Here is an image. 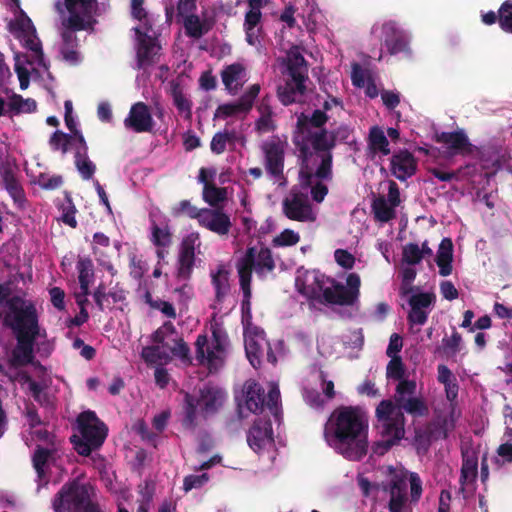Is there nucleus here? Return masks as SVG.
Masks as SVG:
<instances>
[{
	"mask_svg": "<svg viewBox=\"0 0 512 512\" xmlns=\"http://www.w3.org/2000/svg\"><path fill=\"white\" fill-rule=\"evenodd\" d=\"M368 418L358 406H339L325 425L328 444L350 461L361 460L368 451Z\"/></svg>",
	"mask_w": 512,
	"mask_h": 512,
	"instance_id": "1",
	"label": "nucleus"
},
{
	"mask_svg": "<svg viewBox=\"0 0 512 512\" xmlns=\"http://www.w3.org/2000/svg\"><path fill=\"white\" fill-rule=\"evenodd\" d=\"M347 286L324 274L314 273L311 285L304 286L300 292L309 300L320 303L352 306L359 297L360 277L350 273L346 279Z\"/></svg>",
	"mask_w": 512,
	"mask_h": 512,
	"instance_id": "2",
	"label": "nucleus"
},
{
	"mask_svg": "<svg viewBox=\"0 0 512 512\" xmlns=\"http://www.w3.org/2000/svg\"><path fill=\"white\" fill-rule=\"evenodd\" d=\"M94 496L95 489L90 483L73 479L56 493L52 506L55 512H101Z\"/></svg>",
	"mask_w": 512,
	"mask_h": 512,
	"instance_id": "3",
	"label": "nucleus"
},
{
	"mask_svg": "<svg viewBox=\"0 0 512 512\" xmlns=\"http://www.w3.org/2000/svg\"><path fill=\"white\" fill-rule=\"evenodd\" d=\"M77 425L80 436L73 435L71 442L79 455L87 457L103 445L108 435V427L91 410L78 415Z\"/></svg>",
	"mask_w": 512,
	"mask_h": 512,
	"instance_id": "4",
	"label": "nucleus"
},
{
	"mask_svg": "<svg viewBox=\"0 0 512 512\" xmlns=\"http://www.w3.org/2000/svg\"><path fill=\"white\" fill-rule=\"evenodd\" d=\"M8 312L4 325L12 329L15 335H39V316L35 303L19 295L6 300Z\"/></svg>",
	"mask_w": 512,
	"mask_h": 512,
	"instance_id": "5",
	"label": "nucleus"
},
{
	"mask_svg": "<svg viewBox=\"0 0 512 512\" xmlns=\"http://www.w3.org/2000/svg\"><path fill=\"white\" fill-rule=\"evenodd\" d=\"M224 398V393L215 387L201 389L198 397L186 393L181 421L183 428L194 430L197 427V410L204 416L214 414L222 406Z\"/></svg>",
	"mask_w": 512,
	"mask_h": 512,
	"instance_id": "6",
	"label": "nucleus"
},
{
	"mask_svg": "<svg viewBox=\"0 0 512 512\" xmlns=\"http://www.w3.org/2000/svg\"><path fill=\"white\" fill-rule=\"evenodd\" d=\"M211 332L212 347L208 346L207 336L200 334L195 341V352L199 364H206L210 372H216L224 364L228 335L223 326L217 322L211 324Z\"/></svg>",
	"mask_w": 512,
	"mask_h": 512,
	"instance_id": "7",
	"label": "nucleus"
},
{
	"mask_svg": "<svg viewBox=\"0 0 512 512\" xmlns=\"http://www.w3.org/2000/svg\"><path fill=\"white\" fill-rule=\"evenodd\" d=\"M311 145L312 149L321 159L315 175L322 180L332 179V149L336 146V134L329 133L327 129H320L301 134Z\"/></svg>",
	"mask_w": 512,
	"mask_h": 512,
	"instance_id": "8",
	"label": "nucleus"
},
{
	"mask_svg": "<svg viewBox=\"0 0 512 512\" xmlns=\"http://www.w3.org/2000/svg\"><path fill=\"white\" fill-rule=\"evenodd\" d=\"M416 382L414 380H402L396 388L393 396L395 412L407 413L414 418L425 417L429 414V407L422 396H416Z\"/></svg>",
	"mask_w": 512,
	"mask_h": 512,
	"instance_id": "9",
	"label": "nucleus"
},
{
	"mask_svg": "<svg viewBox=\"0 0 512 512\" xmlns=\"http://www.w3.org/2000/svg\"><path fill=\"white\" fill-rule=\"evenodd\" d=\"M275 267L272 251L266 246H261L259 249L248 247L245 254L236 263L239 281H241V275L246 273L249 276V284L252 282L253 271L262 277L273 272Z\"/></svg>",
	"mask_w": 512,
	"mask_h": 512,
	"instance_id": "10",
	"label": "nucleus"
},
{
	"mask_svg": "<svg viewBox=\"0 0 512 512\" xmlns=\"http://www.w3.org/2000/svg\"><path fill=\"white\" fill-rule=\"evenodd\" d=\"M392 400H382L376 407V418L379 423L381 437L392 439L399 443L405 435V416L395 412Z\"/></svg>",
	"mask_w": 512,
	"mask_h": 512,
	"instance_id": "11",
	"label": "nucleus"
},
{
	"mask_svg": "<svg viewBox=\"0 0 512 512\" xmlns=\"http://www.w3.org/2000/svg\"><path fill=\"white\" fill-rule=\"evenodd\" d=\"M69 17L67 27L71 30H93L97 23L95 14L98 9L97 0H64Z\"/></svg>",
	"mask_w": 512,
	"mask_h": 512,
	"instance_id": "12",
	"label": "nucleus"
},
{
	"mask_svg": "<svg viewBox=\"0 0 512 512\" xmlns=\"http://www.w3.org/2000/svg\"><path fill=\"white\" fill-rule=\"evenodd\" d=\"M136 36V66L137 69H146L157 61L161 44L157 33L143 28H133Z\"/></svg>",
	"mask_w": 512,
	"mask_h": 512,
	"instance_id": "13",
	"label": "nucleus"
},
{
	"mask_svg": "<svg viewBox=\"0 0 512 512\" xmlns=\"http://www.w3.org/2000/svg\"><path fill=\"white\" fill-rule=\"evenodd\" d=\"M282 211L288 219L293 221L313 222L316 220L308 195L300 191H290L282 201Z\"/></svg>",
	"mask_w": 512,
	"mask_h": 512,
	"instance_id": "14",
	"label": "nucleus"
},
{
	"mask_svg": "<svg viewBox=\"0 0 512 512\" xmlns=\"http://www.w3.org/2000/svg\"><path fill=\"white\" fill-rule=\"evenodd\" d=\"M264 155V167L267 174L275 180L284 178L285 148L278 137L264 141L261 145Z\"/></svg>",
	"mask_w": 512,
	"mask_h": 512,
	"instance_id": "15",
	"label": "nucleus"
},
{
	"mask_svg": "<svg viewBox=\"0 0 512 512\" xmlns=\"http://www.w3.org/2000/svg\"><path fill=\"white\" fill-rule=\"evenodd\" d=\"M201 245L198 232H192L182 239L178 255L177 278L187 281L191 278L195 265V250Z\"/></svg>",
	"mask_w": 512,
	"mask_h": 512,
	"instance_id": "16",
	"label": "nucleus"
},
{
	"mask_svg": "<svg viewBox=\"0 0 512 512\" xmlns=\"http://www.w3.org/2000/svg\"><path fill=\"white\" fill-rule=\"evenodd\" d=\"M247 443L256 453H261L274 443L272 423L269 418H257L247 432Z\"/></svg>",
	"mask_w": 512,
	"mask_h": 512,
	"instance_id": "17",
	"label": "nucleus"
},
{
	"mask_svg": "<svg viewBox=\"0 0 512 512\" xmlns=\"http://www.w3.org/2000/svg\"><path fill=\"white\" fill-rule=\"evenodd\" d=\"M434 139L437 143L445 145L450 156H467L472 154L475 149L463 129L436 133Z\"/></svg>",
	"mask_w": 512,
	"mask_h": 512,
	"instance_id": "18",
	"label": "nucleus"
},
{
	"mask_svg": "<svg viewBox=\"0 0 512 512\" xmlns=\"http://www.w3.org/2000/svg\"><path fill=\"white\" fill-rule=\"evenodd\" d=\"M198 223L220 237L227 236L232 228L230 216L219 208H203Z\"/></svg>",
	"mask_w": 512,
	"mask_h": 512,
	"instance_id": "19",
	"label": "nucleus"
},
{
	"mask_svg": "<svg viewBox=\"0 0 512 512\" xmlns=\"http://www.w3.org/2000/svg\"><path fill=\"white\" fill-rule=\"evenodd\" d=\"M435 302V295L433 293L421 292L413 294L408 304L410 311L407 315V321L410 326L424 325L428 320V308Z\"/></svg>",
	"mask_w": 512,
	"mask_h": 512,
	"instance_id": "20",
	"label": "nucleus"
},
{
	"mask_svg": "<svg viewBox=\"0 0 512 512\" xmlns=\"http://www.w3.org/2000/svg\"><path fill=\"white\" fill-rule=\"evenodd\" d=\"M127 129L136 133L151 132L154 120L149 107L144 102H137L130 108L128 116L124 120Z\"/></svg>",
	"mask_w": 512,
	"mask_h": 512,
	"instance_id": "21",
	"label": "nucleus"
},
{
	"mask_svg": "<svg viewBox=\"0 0 512 512\" xmlns=\"http://www.w3.org/2000/svg\"><path fill=\"white\" fill-rule=\"evenodd\" d=\"M384 34V45L391 55L409 52V38L407 34L398 27L395 21H387L382 26Z\"/></svg>",
	"mask_w": 512,
	"mask_h": 512,
	"instance_id": "22",
	"label": "nucleus"
},
{
	"mask_svg": "<svg viewBox=\"0 0 512 512\" xmlns=\"http://www.w3.org/2000/svg\"><path fill=\"white\" fill-rule=\"evenodd\" d=\"M390 170L392 175L398 180L406 181L416 173V159L408 150H401L392 155L390 159Z\"/></svg>",
	"mask_w": 512,
	"mask_h": 512,
	"instance_id": "23",
	"label": "nucleus"
},
{
	"mask_svg": "<svg viewBox=\"0 0 512 512\" xmlns=\"http://www.w3.org/2000/svg\"><path fill=\"white\" fill-rule=\"evenodd\" d=\"M17 345L12 351V364L16 367L31 364L34 359V343L39 335H15Z\"/></svg>",
	"mask_w": 512,
	"mask_h": 512,
	"instance_id": "24",
	"label": "nucleus"
},
{
	"mask_svg": "<svg viewBox=\"0 0 512 512\" xmlns=\"http://www.w3.org/2000/svg\"><path fill=\"white\" fill-rule=\"evenodd\" d=\"M306 81L303 78L289 77L285 84L280 85L277 89L279 101L285 106L297 102L306 92Z\"/></svg>",
	"mask_w": 512,
	"mask_h": 512,
	"instance_id": "25",
	"label": "nucleus"
},
{
	"mask_svg": "<svg viewBox=\"0 0 512 512\" xmlns=\"http://www.w3.org/2000/svg\"><path fill=\"white\" fill-rule=\"evenodd\" d=\"M77 30H71L66 26V29L62 32V44L60 46V53L65 62L70 65H78L82 58L78 51V37L75 34Z\"/></svg>",
	"mask_w": 512,
	"mask_h": 512,
	"instance_id": "26",
	"label": "nucleus"
},
{
	"mask_svg": "<svg viewBox=\"0 0 512 512\" xmlns=\"http://www.w3.org/2000/svg\"><path fill=\"white\" fill-rule=\"evenodd\" d=\"M220 75L225 89L234 95L243 86L246 70L243 64L236 62L225 66Z\"/></svg>",
	"mask_w": 512,
	"mask_h": 512,
	"instance_id": "27",
	"label": "nucleus"
},
{
	"mask_svg": "<svg viewBox=\"0 0 512 512\" xmlns=\"http://www.w3.org/2000/svg\"><path fill=\"white\" fill-rule=\"evenodd\" d=\"M0 175L4 187L15 204L22 205L26 201L25 191L10 165H4L0 168Z\"/></svg>",
	"mask_w": 512,
	"mask_h": 512,
	"instance_id": "28",
	"label": "nucleus"
},
{
	"mask_svg": "<svg viewBox=\"0 0 512 512\" xmlns=\"http://www.w3.org/2000/svg\"><path fill=\"white\" fill-rule=\"evenodd\" d=\"M328 115L325 111L316 109L312 115L301 113L297 117L295 132L297 134H307L308 132L325 129L324 125L328 121Z\"/></svg>",
	"mask_w": 512,
	"mask_h": 512,
	"instance_id": "29",
	"label": "nucleus"
},
{
	"mask_svg": "<svg viewBox=\"0 0 512 512\" xmlns=\"http://www.w3.org/2000/svg\"><path fill=\"white\" fill-rule=\"evenodd\" d=\"M261 18L262 13L259 9L250 8L245 14L244 31L246 35V41L251 46H257L261 43Z\"/></svg>",
	"mask_w": 512,
	"mask_h": 512,
	"instance_id": "30",
	"label": "nucleus"
},
{
	"mask_svg": "<svg viewBox=\"0 0 512 512\" xmlns=\"http://www.w3.org/2000/svg\"><path fill=\"white\" fill-rule=\"evenodd\" d=\"M265 405V391L254 381L245 384V406L249 412H261Z\"/></svg>",
	"mask_w": 512,
	"mask_h": 512,
	"instance_id": "31",
	"label": "nucleus"
},
{
	"mask_svg": "<svg viewBox=\"0 0 512 512\" xmlns=\"http://www.w3.org/2000/svg\"><path fill=\"white\" fill-rule=\"evenodd\" d=\"M435 261L441 276L446 277L452 273L453 243L450 238H443L440 242Z\"/></svg>",
	"mask_w": 512,
	"mask_h": 512,
	"instance_id": "32",
	"label": "nucleus"
},
{
	"mask_svg": "<svg viewBox=\"0 0 512 512\" xmlns=\"http://www.w3.org/2000/svg\"><path fill=\"white\" fill-rule=\"evenodd\" d=\"M229 271L223 264L217 266L215 271L211 272V284L215 290V300L222 303L230 291Z\"/></svg>",
	"mask_w": 512,
	"mask_h": 512,
	"instance_id": "33",
	"label": "nucleus"
},
{
	"mask_svg": "<svg viewBox=\"0 0 512 512\" xmlns=\"http://www.w3.org/2000/svg\"><path fill=\"white\" fill-rule=\"evenodd\" d=\"M18 38L26 49L34 53V59L32 61L36 62L45 70H48L49 64L45 60L42 43L37 36L36 30H32L23 35H18Z\"/></svg>",
	"mask_w": 512,
	"mask_h": 512,
	"instance_id": "34",
	"label": "nucleus"
},
{
	"mask_svg": "<svg viewBox=\"0 0 512 512\" xmlns=\"http://www.w3.org/2000/svg\"><path fill=\"white\" fill-rule=\"evenodd\" d=\"M478 457L474 452L462 451V466L460 473L461 491H464V485L468 482H474L477 478Z\"/></svg>",
	"mask_w": 512,
	"mask_h": 512,
	"instance_id": "35",
	"label": "nucleus"
},
{
	"mask_svg": "<svg viewBox=\"0 0 512 512\" xmlns=\"http://www.w3.org/2000/svg\"><path fill=\"white\" fill-rule=\"evenodd\" d=\"M260 117L255 122V129L259 133L273 132L277 125L273 120V109L269 103V98L264 97L258 106Z\"/></svg>",
	"mask_w": 512,
	"mask_h": 512,
	"instance_id": "36",
	"label": "nucleus"
},
{
	"mask_svg": "<svg viewBox=\"0 0 512 512\" xmlns=\"http://www.w3.org/2000/svg\"><path fill=\"white\" fill-rule=\"evenodd\" d=\"M288 76L308 80L307 62L298 50H291L287 54Z\"/></svg>",
	"mask_w": 512,
	"mask_h": 512,
	"instance_id": "37",
	"label": "nucleus"
},
{
	"mask_svg": "<svg viewBox=\"0 0 512 512\" xmlns=\"http://www.w3.org/2000/svg\"><path fill=\"white\" fill-rule=\"evenodd\" d=\"M169 88V93L178 112L185 114V117L188 119L191 118L192 102L183 93L181 84L178 81L172 80L169 82Z\"/></svg>",
	"mask_w": 512,
	"mask_h": 512,
	"instance_id": "38",
	"label": "nucleus"
},
{
	"mask_svg": "<svg viewBox=\"0 0 512 512\" xmlns=\"http://www.w3.org/2000/svg\"><path fill=\"white\" fill-rule=\"evenodd\" d=\"M81 292L84 296L89 294V285L94 276L93 263L88 257H80L76 264Z\"/></svg>",
	"mask_w": 512,
	"mask_h": 512,
	"instance_id": "39",
	"label": "nucleus"
},
{
	"mask_svg": "<svg viewBox=\"0 0 512 512\" xmlns=\"http://www.w3.org/2000/svg\"><path fill=\"white\" fill-rule=\"evenodd\" d=\"M173 338L179 337L177 336L174 324L170 321L165 322L152 334V341L155 344L163 346L169 353L171 351V347H173Z\"/></svg>",
	"mask_w": 512,
	"mask_h": 512,
	"instance_id": "40",
	"label": "nucleus"
},
{
	"mask_svg": "<svg viewBox=\"0 0 512 512\" xmlns=\"http://www.w3.org/2000/svg\"><path fill=\"white\" fill-rule=\"evenodd\" d=\"M371 209L374 219L382 223H387L396 217L395 208L387 203L384 196L375 198L371 204Z\"/></svg>",
	"mask_w": 512,
	"mask_h": 512,
	"instance_id": "41",
	"label": "nucleus"
},
{
	"mask_svg": "<svg viewBox=\"0 0 512 512\" xmlns=\"http://www.w3.org/2000/svg\"><path fill=\"white\" fill-rule=\"evenodd\" d=\"M368 145L374 153L380 152L383 155L390 154L389 141L384 134V131L379 126H373L370 128Z\"/></svg>",
	"mask_w": 512,
	"mask_h": 512,
	"instance_id": "42",
	"label": "nucleus"
},
{
	"mask_svg": "<svg viewBox=\"0 0 512 512\" xmlns=\"http://www.w3.org/2000/svg\"><path fill=\"white\" fill-rule=\"evenodd\" d=\"M144 3L145 0H131L130 14L133 19L138 20L140 22V25L136 26L135 28L152 30V27H154V20L145 9Z\"/></svg>",
	"mask_w": 512,
	"mask_h": 512,
	"instance_id": "43",
	"label": "nucleus"
},
{
	"mask_svg": "<svg viewBox=\"0 0 512 512\" xmlns=\"http://www.w3.org/2000/svg\"><path fill=\"white\" fill-rule=\"evenodd\" d=\"M406 485L402 480L393 481L390 490L389 511L403 512L406 502Z\"/></svg>",
	"mask_w": 512,
	"mask_h": 512,
	"instance_id": "44",
	"label": "nucleus"
},
{
	"mask_svg": "<svg viewBox=\"0 0 512 512\" xmlns=\"http://www.w3.org/2000/svg\"><path fill=\"white\" fill-rule=\"evenodd\" d=\"M182 19L185 33L188 37L199 39L210 29V27L206 26L205 23L200 20L199 16L195 14L186 15L182 17Z\"/></svg>",
	"mask_w": 512,
	"mask_h": 512,
	"instance_id": "45",
	"label": "nucleus"
},
{
	"mask_svg": "<svg viewBox=\"0 0 512 512\" xmlns=\"http://www.w3.org/2000/svg\"><path fill=\"white\" fill-rule=\"evenodd\" d=\"M142 358L146 363L158 364L171 360V355L160 344L144 347L142 350Z\"/></svg>",
	"mask_w": 512,
	"mask_h": 512,
	"instance_id": "46",
	"label": "nucleus"
},
{
	"mask_svg": "<svg viewBox=\"0 0 512 512\" xmlns=\"http://www.w3.org/2000/svg\"><path fill=\"white\" fill-rule=\"evenodd\" d=\"M35 63L31 59H29L28 55L26 54H19L17 53L15 55V72L18 76L20 88L22 90H25L28 88L30 83V72L29 70L24 66V64H30L32 65Z\"/></svg>",
	"mask_w": 512,
	"mask_h": 512,
	"instance_id": "47",
	"label": "nucleus"
},
{
	"mask_svg": "<svg viewBox=\"0 0 512 512\" xmlns=\"http://www.w3.org/2000/svg\"><path fill=\"white\" fill-rule=\"evenodd\" d=\"M9 110L15 114L32 113L37 109V103L32 98L23 99L21 95L14 94L8 103Z\"/></svg>",
	"mask_w": 512,
	"mask_h": 512,
	"instance_id": "48",
	"label": "nucleus"
},
{
	"mask_svg": "<svg viewBox=\"0 0 512 512\" xmlns=\"http://www.w3.org/2000/svg\"><path fill=\"white\" fill-rule=\"evenodd\" d=\"M71 145H73V136L71 134L56 130L50 136L49 146L53 151H61L62 154H66Z\"/></svg>",
	"mask_w": 512,
	"mask_h": 512,
	"instance_id": "49",
	"label": "nucleus"
},
{
	"mask_svg": "<svg viewBox=\"0 0 512 512\" xmlns=\"http://www.w3.org/2000/svg\"><path fill=\"white\" fill-rule=\"evenodd\" d=\"M293 143L299 152L298 157L301 161L300 166H310V160L312 159L315 151L311 149L312 147L309 144V142L306 139H304V137L301 134L294 133Z\"/></svg>",
	"mask_w": 512,
	"mask_h": 512,
	"instance_id": "50",
	"label": "nucleus"
},
{
	"mask_svg": "<svg viewBox=\"0 0 512 512\" xmlns=\"http://www.w3.org/2000/svg\"><path fill=\"white\" fill-rule=\"evenodd\" d=\"M236 134L234 131L217 132L212 137L210 148L217 155L222 154L226 150L228 143H234Z\"/></svg>",
	"mask_w": 512,
	"mask_h": 512,
	"instance_id": "51",
	"label": "nucleus"
},
{
	"mask_svg": "<svg viewBox=\"0 0 512 512\" xmlns=\"http://www.w3.org/2000/svg\"><path fill=\"white\" fill-rule=\"evenodd\" d=\"M51 455L52 451L50 449L37 446L32 457V462L39 479L45 477V468Z\"/></svg>",
	"mask_w": 512,
	"mask_h": 512,
	"instance_id": "52",
	"label": "nucleus"
},
{
	"mask_svg": "<svg viewBox=\"0 0 512 512\" xmlns=\"http://www.w3.org/2000/svg\"><path fill=\"white\" fill-rule=\"evenodd\" d=\"M250 109L239 98L236 102L225 103L218 106L215 117L228 118L241 113H247Z\"/></svg>",
	"mask_w": 512,
	"mask_h": 512,
	"instance_id": "53",
	"label": "nucleus"
},
{
	"mask_svg": "<svg viewBox=\"0 0 512 512\" xmlns=\"http://www.w3.org/2000/svg\"><path fill=\"white\" fill-rule=\"evenodd\" d=\"M74 164L83 180H90L96 171V165L90 160L88 153L85 156L74 154Z\"/></svg>",
	"mask_w": 512,
	"mask_h": 512,
	"instance_id": "54",
	"label": "nucleus"
},
{
	"mask_svg": "<svg viewBox=\"0 0 512 512\" xmlns=\"http://www.w3.org/2000/svg\"><path fill=\"white\" fill-rule=\"evenodd\" d=\"M227 198L226 188L217 187L215 184L203 187V199L211 206H217Z\"/></svg>",
	"mask_w": 512,
	"mask_h": 512,
	"instance_id": "55",
	"label": "nucleus"
},
{
	"mask_svg": "<svg viewBox=\"0 0 512 512\" xmlns=\"http://www.w3.org/2000/svg\"><path fill=\"white\" fill-rule=\"evenodd\" d=\"M110 238L102 232H96L93 235L91 250L96 260L108 256L107 250L110 248Z\"/></svg>",
	"mask_w": 512,
	"mask_h": 512,
	"instance_id": "56",
	"label": "nucleus"
},
{
	"mask_svg": "<svg viewBox=\"0 0 512 512\" xmlns=\"http://www.w3.org/2000/svg\"><path fill=\"white\" fill-rule=\"evenodd\" d=\"M499 25L503 31L512 34V0H506L501 4Z\"/></svg>",
	"mask_w": 512,
	"mask_h": 512,
	"instance_id": "57",
	"label": "nucleus"
},
{
	"mask_svg": "<svg viewBox=\"0 0 512 512\" xmlns=\"http://www.w3.org/2000/svg\"><path fill=\"white\" fill-rule=\"evenodd\" d=\"M201 213L202 209H198L196 206L192 205L189 200L180 201L179 204L172 209V214L175 217L187 215L192 219H197V221H199Z\"/></svg>",
	"mask_w": 512,
	"mask_h": 512,
	"instance_id": "58",
	"label": "nucleus"
},
{
	"mask_svg": "<svg viewBox=\"0 0 512 512\" xmlns=\"http://www.w3.org/2000/svg\"><path fill=\"white\" fill-rule=\"evenodd\" d=\"M173 347H171V357H177L182 362L191 364L190 348L183 338H173Z\"/></svg>",
	"mask_w": 512,
	"mask_h": 512,
	"instance_id": "59",
	"label": "nucleus"
},
{
	"mask_svg": "<svg viewBox=\"0 0 512 512\" xmlns=\"http://www.w3.org/2000/svg\"><path fill=\"white\" fill-rule=\"evenodd\" d=\"M300 241V235L291 229H284L273 240L274 247H287L296 245Z\"/></svg>",
	"mask_w": 512,
	"mask_h": 512,
	"instance_id": "60",
	"label": "nucleus"
},
{
	"mask_svg": "<svg viewBox=\"0 0 512 512\" xmlns=\"http://www.w3.org/2000/svg\"><path fill=\"white\" fill-rule=\"evenodd\" d=\"M387 368L386 375L388 378L398 380L399 382L404 380L405 368L400 356L390 357Z\"/></svg>",
	"mask_w": 512,
	"mask_h": 512,
	"instance_id": "61",
	"label": "nucleus"
},
{
	"mask_svg": "<svg viewBox=\"0 0 512 512\" xmlns=\"http://www.w3.org/2000/svg\"><path fill=\"white\" fill-rule=\"evenodd\" d=\"M245 351L250 364L254 368H258L261 365V357L263 354V349L260 344L256 340L251 339L246 343Z\"/></svg>",
	"mask_w": 512,
	"mask_h": 512,
	"instance_id": "62",
	"label": "nucleus"
},
{
	"mask_svg": "<svg viewBox=\"0 0 512 512\" xmlns=\"http://www.w3.org/2000/svg\"><path fill=\"white\" fill-rule=\"evenodd\" d=\"M152 242L157 247H167L171 243V233L169 229L160 228L155 222L152 224Z\"/></svg>",
	"mask_w": 512,
	"mask_h": 512,
	"instance_id": "63",
	"label": "nucleus"
},
{
	"mask_svg": "<svg viewBox=\"0 0 512 512\" xmlns=\"http://www.w3.org/2000/svg\"><path fill=\"white\" fill-rule=\"evenodd\" d=\"M402 259L408 265H417L422 261L420 247L416 243H408L403 247Z\"/></svg>",
	"mask_w": 512,
	"mask_h": 512,
	"instance_id": "64",
	"label": "nucleus"
}]
</instances>
